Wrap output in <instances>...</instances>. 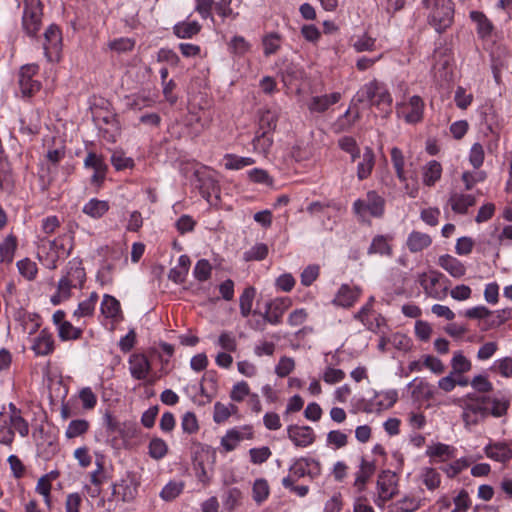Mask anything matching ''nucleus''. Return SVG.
Returning <instances> with one entry per match:
<instances>
[{"label":"nucleus","mask_w":512,"mask_h":512,"mask_svg":"<svg viewBox=\"0 0 512 512\" xmlns=\"http://www.w3.org/2000/svg\"><path fill=\"white\" fill-rule=\"evenodd\" d=\"M453 402L462 409L461 418L464 427L468 430L478 425L489 415V409L485 406L489 402L487 396L472 392L454 399Z\"/></svg>","instance_id":"obj_1"},{"label":"nucleus","mask_w":512,"mask_h":512,"mask_svg":"<svg viewBox=\"0 0 512 512\" xmlns=\"http://www.w3.org/2000/svg\"><path fill=\"white\" fill-rule=\"evenodd\" d=\"M185 177L190 180L195 188L199 189L201 195L207 200L212 193L217 192L218 184L214 172L208 167L196 162H188L182 167Z\"/></svg>","instance_id":"obj_2"},{"label":"nucleus","mask_w":512,"mask_h":512,"mask_svg":"<svg viewBox=\"0 0 512 512\" xmlns=\"http://www.w3.org/2000/svg\"><path fill=\"white\" fill-rule=\"evenodd\" d=\"M429 10L428 22L438 32L448 29L454 21V3L451 0H422Z\"/></svg>","instance_id":"obj_3"},{"label":"nucleus","mask_w":512,"mask_h":512,"mask_svg":"<svg viewBox=\"0 0 512 512\" xmlns=\"http://www.w3.org/2000/svg\"><path fill=\"white\" fill-rule=\"evenodd\" d=\"M357 96L360 102L369 101L371 106H375L386 114L391 113L393 99L383 82L373 79L361 87Z\"/></svg>","instance_id":"obj_4"},{"label":"nucleus","mask_w":512,"mask_h":512,"mask_svg":"<svg viewBox=\"0 0 512 512\" xmlns=\"http://www.w3.org/2000/svg\"><path fill=\"white\" fill-rule=\"evenodd\" d=\"M137 486L136 480L128 475L119 483L113 484L112 496L107 499L101 498L98 502V507L105 511H112L116 507L115 498L121 499L123 502L132 501L137 495Z\"/></svg>","instance_id":"obj_5"},{"label":"nucleus","mask_w":512,"mask_h":512,"mask_svg":"<svg viewBox=\"0 0 512 512\" xmlns=\"http://www.w3.org/2000/svg\"><path fill=\"white\" fill-rule=\"evenodd\" d=\"M444 275L436 270L420 273L417 281L423 288L426 296L436 300H444L448 294V287L441 286Z\"/></svg>","instance_id":"obj_6"},{"label":"nucleus","mask_w":512,"mask_h":512,"mask_svg":"<svg viewBox=\"0 0 512 512\" xmlns=\"http://www.w3.org/2000/svg\"><path fill=\"white\" fill-rule=\"evenodd\" d=\"M384 199L375 191H369L364 199H358L353 204L354 212L365 218L367 215L381 217L384 213Z\"/></svg>","instance_id":"obj_7"},{"label":"nucleus","mask_w":512,"mask_h":512,"mask_svg":"<svg viewBox=\"0 0 512 512\" xmlns=\"http://www.w3.org/2000/svg\"><path fill=\"white\" fill-rule=\"evenodd\" d=\"M424 101L420 96L414 95L407 102L396 104V113L408 124H416L423 119Z\"/></svg>","instance_id":"obj_8"},{"label":"nucleus","mask_w":512,"mask_h":512,"mask_svg":"<svg viewBox=\"0 0 512 512\" xmlns=\"http://www.w3.org/2000/svg\"><path fill=\"white\" fill-rule=\"evenodd\" d=\"M23 3V28L28 35L34 36L41 27L43 15L41 2L40 0H23Z\"/></svg>","instance_id":"obj_9"},{"label":"nucleus","mask_w":512,"mask_h":512,"mask_svg":"<svg viewBox=\"0 0 512 512\" xmlns=\"http://www.w3.org/2000/svg\"><path fill=\"white\" fill-rule=\"evenodd\" d=\"M43 49L47 59L51 62L59 61L62 49V36L56 25H50L44 33Z\"/></svg>","instance_id":"obj_10"},{"label":"nucleus","mask_w":512,"mask_h":512,"mask_svg":"<svg viewBox=\"0 0 512 512\" xmlns=\"http://www.w3.org/2000/svg\"><path fill=\"white\" fill-rule=\"evenodd\" d=\"M378 500L383 503L393 498L398 491V478L392 471H382L377 480Z\"/></svg>","instance_id":"obj_11"},{"label":"nucleus","mask_w":512,"mask_h":512,"mask_svg":"<svg viewBox=\"0 0 512 512\" xmlns=\"http://www.w3.org/2000/svg\"><path fill=\"white\" fill-rule=\"evenodd\" d=\"M291 305L292 300L289 297H279L268 302L264 312L268 323L272 325L280 324L284 313Z\"/></svg>","instance_id":"obj_12"},{"label":"nucleus","mask_w":512,"mask_h":512,"mask_svg":"<svg viewBox=\"0 0 512 512\" xmlns=\"http://www.w3.org/2000/svg\"><path fill=\"white\" fill-rule=\"evenodd\" d=\"M38 72V66L27 64L21 67L19 73V85L24 96H31L40 90V83L33 80V76Z\"/></svg>","instance_id":"obj_13"},{"label":"nucleus","mask_w":512,"mask_h":512,"mask_svg":"<svg viewBox=\"0 0 512 512\" xmlns=\"http://www.w3.org/2000/svg\"><path fill=\"white\" fill-rule=\"evenodd\" d=\"M485 455L497 462L506 463L512 459V441L490 442L484 448Z\"/></svg>","instance_id":"obj_14"},{"label":"nucleus","mask_w":512,"mask_h":512,"mask_svg":"<svg viewBox=\"0 0 512 512\" xmlns=\"http://www.w3.org/2000/svg\"><path fill=\"white\" fill-rule=\"evenodd\" d=\"M288 438L298 447H307L315 440L314 431L309 426L291 425L287 428Z\"/></svg>","instance_id":"obj_15"},{"label":"nucleus","mask_w":512,"mask_h":512,"mask_svg":"<svg viewBox=\"0 0 512 512\" xmlns=\"http://www.w3.org/2000/svg\"><path fill=\"white\" fill-rule=\"evenodd\" d=\"M354 317L372 332H379L385 324V319L381 315L370 313V305H364Z\"/></svg>","instance_id":"obj_16"},{"label":"nucleus","mask_w":512,"mask_h":512,"mask_svg":"<svg viewBox=\"0 0 512 512\" xmlns=\"http://www.w3.org/2000/svg\"><path fill=\"white\" fill-rule=\"evenodd\" d=\"M361 292L359 287H351L348 284H343L335 295L333 303L337 306L349 308L358 300Z\"/></svg>","instance_id":"obj_17"},{"label":"nucleus","mask_w":512,"mask_h":512,"mask_svg":"<svg viewBox=\"0 0 512 512\" xmlns=\"http://www.w3.org/2000/svg\"><path fill=\"white\" fill-rule=\"evenodd\" d=\"M38 258L47 268L55 269L59 258L58 247L55 241L42 240L38 251Z\"/></svg>","instance_id":"obj_18"},{"label":"nucleus","mask_w":512,"mask_h":512,"mask_svg":"<svg viewBox=\"0 0 512 512\" xmlns=\"http://www.w3.org/2000/svg\"><path fill=\"white\" fill-rule=\"evenodd\" d=\"M63 278L72 282L75 287L81 288L86 280V272L79 258H73L69 261L66 274Z\"/></svg>","instance_id":"obj_19"},{"label":"nucleus","mask_w":512,"mask_h":512,"mask_svg":"<svg viewBox=\"0 0 512 512\" xmlns=\"http://www.w3.org/2000/svg\"><path fill=\"white\" fill-rule=\"evenodd\" d=\"M341 99L339 92H333L331 94L313 96L309 103L308 109L311 112L323 113L329 109L330 106L336 104Z\"/></svg>","instance_id":"obj_20"},{"label":"nucleus","mask_w":512,"mask_h":512,"mask_svg":"<svg viewBox=\"0 0 512 512\" xmlns=\"http://www.w3.org/2000/svg\"><path fill=\"white\" fill-rule=\"evenodd\" d=\"M408 387L412 397L417 401L429 400L434 396L433 386L422 378L413 379Z\"/></svg>","instance_id":"obj_21"},{"label":"nucleus","mask_w":512,"mask_h":512,"mask_svg":"<svg viewBox=\"0 0 512 512\" xmlns=\"http://www.w3.org/2000/svg\"><path fill=\"white\" fill-rule=\"evenodd\" d=\"M375 165V154L370 147H365L361 155V160L357 165V178L362 181L367 179Z\"/></svg>","instance_id":"obj_22"},{"label":"nucleus","mask_w":512,"mask_h":512,"mask_svg":"<svg viewBox=\"0 0 512 512\" xmlns=\"http://www.w3.org/2000/svg\"><path fill=\"white\" fill-rule=\"evenodd\" d=\"M331 208L330 203H322L319 201L312 202L307 207V212L312 216L318 219H322V216H327V221L322 222V226L326 230H332L335 220H332L328 210Z\"/></svg>","instance_id":"obj_23"},{"label":"nucleus","mask_w":512,"mask_h":512,"mask_svg":"<svg viewBox=\"0 0 512 512\" xmlns=\"http://www.w3.org/2000/svg\"><path fill=\"white\" fill-rule=\"evenodd\" d=\"M432 244L429 234L420 231H412L406 240V246L412 253L421 252Z\"/></svg>","instance_id":"obj_24"},{"label":"nucleus","mask_w":512,"mask_h":512,"mask_svg":"<svg viewBox=\"0 0 512 512\" xmlns=\"http://www.w3.org/2000/svg\"><path fill=\"white\" fill-rule=\"evenodd\" d=\"M439 265L454 278H461L466 273L465 265L457 258L451 255H442L439 257Z\"/></svg>","instance_id":"obj_25"},{"label":"nucleus","mask_w":512,"mask_h":512,"mask_svg":"<svg viewBox=\"0 0 512 512\" xmlns=\"http://www.w3.org/2000/svg\"><path fill=\"white\" fill-rule=\"evenodd\" d=\"M476 199L471 194L452 193L449 198L451 209L458 214H466L469 207L474 206Z\"/></svg>","instance_id":"obj_26"},{"label":"nucleus","mask_w":512,"mask_h":512,"mask_svg":"<svg viewBox=\"0 0 512 512\" xmlns=\"http://www.w3.org/2000/svg\"><path fill=\"white\" fill-rule=\"evenodd\" d=\"M210 122V113L203 109L190 111L186 117V125L191 126L195 133H200L203 129L207 128Z\"/></svg>","instance_id":"obj_27"},{"label":"nucleus","mask_w":512,"mask_h":512,"mask_svg":"<svg viewBox=\"0 0 512 512\" xmlns=\"http://www.w3.org/2000/svg\"><path fill=\"white\" fill-rule=\"evenodd\" d=\"M442 166L436 160H431L422 168V182L427 187H433L441 178Z\"/></svg>","instance_id":"obj_28"},{"label":"nucleus","mask_w":512,"mask_h":512,"mask_svg":"<svg viewBox=\"0 0 512 512\" xmlns=\"http://www.w3.org/2000/svg\"><path fill=\"white\" fill-rule=\"evenodd\" d=\"M32 350L37 355H48L54 350V340L52 335L46 330H42L39 335L34 339Z\"/></svg>","instance_id":"obj_29"},{"label":"nucleus","mask_w":512,"mask_h":512,"mask_svg":"<svg viewBox=\"0 0 512 512\" xmlns=\"http://www.w3.org/2000/svg\"><path fill=\"white\" fill-rule=\"evenodd\" d=\"M253 151L267 156L273 146V133L258 131L252 140Z\"/></svg>","instance_id":"obj_30"},{"label":"nucleus","mask_w":512,"mask_h":512,"mask_svg":"<svg viewBox=\"0 0 512 512\" xmlns=\"http://www.w3.org/2000/svg\"><path fill=\"white\" fill-rule=\"evenodd\" d=\"M109 208L108 201L92 198L83 206L82 211L93 219H99L109 211Z\"/></svg>","instance_id":"obj_31"},{"label":"nucleus","mask_w":512,"mask_h":512,"mask_svg":"<svg viewBox=\"0 0 512 512\" xmlns=\"http://www.w3.org/2000/svg\"><path fill=\"white\" fill-rule=\"evenodd\" d=\"M470 18L476 23L477 34L481 39H486L491 36L494 27L485 14L479 11H471Z\"/></svg>","instance_id":"obj_32"},{"label":"nucleus","mask_w":512,"mask_h":512,"mask_svg":"<svg viewBox=\"0 0 512 512\" xmlns=\"http://www.w3.org/2000/svg\"><path fill=\"white\" fill-rule=\"evenodd\" d=\"M150 365L144 355H132L129 360V370L136 379H144L149 371Z\"/></svg>","instance_id":"obj_33"},{"label":"nucleus","mask_w":512,"mask_h":512,"mask_svg":"<svg viewBox=\"0 0 512 512\" xmlns=\"http://www.w3.org/2000/svg\"><path fill=\"white\" fill-rule=\"evenodd\" d=\"M374 471V463L362 459L359 471L356 473V479L354 482V486L358 489L359 492H362L364 490L367 481L373 475Z\"/></svg>","instance_id":"obj_34"},{"label":"nucleus","mask_w":512,"mask_h":512,"mask_svg":"<svg viewBox=\"0 0 512 512\" xmlns=\"http://www.w3.org/2000/svg\"><path fill=\"white\" fill-rule=\"evenodd\" d=\"M279 120V113L277 110L266 109L260 113L258 131L270 132L276 129Z\"/></svg>","instance_id":"obj_35"},{"label":"nucleus","mask_w":512,"mask_h":512,"mask_svg":"<svg viewBox=\"0 0 512 512\" xmlns=\"http://www.w3.org/2000/svg\"><path fill=\"white\" fill-rule=\"evenodd\" d=\"M17 248V239L14 235H8L0 244V262L11 263Z\"/></svg>","instance_id":"obj_36"},{"label":"nucleus","mask_w":512,"mask_h":512,"mask_svg":"<svg viewBox=\"0 0 512 512\" xmlns=\"http://www.w3.org/2000/svg\"><path fill=\"white\" fill-rule=\"evenodd\" d=\"M420 478L426 488L430 491L437 489L441 483L440 473L432 467L422 468Z\"/></svg>","instance_id":"obj_37"},{"label":"nucleus","mask_w":512,"mask_h":512,"mask_svg":"<svg viewBox=\"0 0 512 512\" xmlns=\"http://www.w3.org/2000/svg\"><path fill=\"white\" fill-rule=\"evenodd\" d=\"M256 295L254 287L244 289L239 298L240 313L242 317L247 318L252 313L253 301Z\"/></svg>","instance_id":"obj_38"},{"label":"nucleus","mask_w":512,"mask_h":512,"mask_svg":"<svg viewBox=\"0 0 512 512\" xmlns=\"http://www.w3.org/2000/svg\"><path fill=\"white\" fill-rule=\"evenodd\" d=\"M254 163L255 160L251 157H242L235 154H226L224 156V166L227 170H240Z\"/></svg>","instance_id":"obj_39"},{"label":"nucleus","mask_w":512,"mask_h":512,"mask_svg":"<svg viewBox=\"0 0 512 512\" xmlns=\"http://www.w3.org/2000/svg\"><path fill=\"white\" fill-rule=\"evenodd\" d=\"M241 500V490L237 487L229 488L224 492L222 497L223 507L227 511H233L241 504Z\"/></svg>","instance_id":"obj_40"},{"label":"nucleus","mask_w":512,"mask_h":512,"mask_svg":"<svg viewBox=\"0 0 512 512\" xmlns=\"http://www.w3.org/2000/svg\"><path fill=\"white\" fill-rule=\"evenodd\" d=\"M270 495V487L266 479L258 478L252 486V498L257 504H262Z\"/></svg>","instance_id":"obj_41"},{"label":"nucleus","mask_w":512,"mask_h":512,"mask_svg":"<svg viewBox=\"0 0 512 512\" xmlns=\"http://www.w3.org/2000/svg\"><path fill=\"white\" fill-rule=\"evenodd\" d=\"M201 29L197 21L181 22L174 26V33L179 38H191L198 34Z\"/></svg>","instance_id":"obj_42"},{"label":"nucleus","mask_w":512,"mask_h":512,"mask_svg":"<svg viewBox=\"0 0 512 512\" xmlns=\"http://www.w3.org/2000/svg\"><path fill=\"white\" fill-rule=\"evenodd\" d=\"M72 288H76L75 285H73L72 282H70L69 280L62 277L58 283L56 293L51 297V302L54 305H58L61 302L69 299V297L71 296Z\"/></svg>","instance_id":"obj_43"},{"label":"nucleus","mask_w":512,"mask_h":512,"mask_svg":"<svg viewBox=\"0 0 512 512\" xmlns=\"http://www.w3.org/2000/svg\"><path fill=\"white\" fill-rule=\"evenodd\" d=\"M98 301V294L96 292H92L88 299L79 303L77 309L74 311V316L76 317H89L94 313V309L96 303Z\"/></svg>","instance_id":"obj_44"},{"label":"nucleus","mask_w":512,"mask_h":512,"mask_svg":"<svg viewBox=\"0 0 512 512\" xmlns=\"http://www.w3.org/2000/svg\"><path fill=\"white\" fill-rule=\"evenodd\" d=\"M391 161H392V164H393V167L395 169L398 179L401 182H405L407 180L405 170H404L405 160H404L403 153L399 148L393 147L391 149Z\"/></svg>","instance_id":"obj_45"},{"label":"nucleus","mask_w":512,"mask_h":512,"mask_svg":"<svg viewBox=\"0 0 512 512\" xmlns=\"http://www.w3.org/2000/svg\"><path fill=\"white\" fill-rule=\"evenodd\" d=\"M101 312L107 318H116L120 312V303L113 296L105 295L101 303Z\"/></svg>","instance_id":"obj_46"},{"label":"nucleus","mask_w":512,"mask_h":512,"mask_svg":"<svg viewBox=\"0 0 512 512\" xmlns=\"http://www.w3.org/2000/svg\"><path fill=\"white\" fill-rule=\"evenodd\" d=\"M454 448L443 444L437 443L432 446H429L426 450V454L430 457H437L441 461H445L453 457Z\"/></svg>","instance_id":"obj_47"},{"label":"nucleus","mask_w":512,"mask_h":512,"mask_svg":"<svg viewBox=\"0 0 512 512\" xmlns=\"http://www.w3.org/2000/svg\"><path fill=\"white\" fill-rule=\"evenodd\" d=\"M251 49V44L243 36H234L228 43V50L236 56H244Z\"/></svg>","instance_id":"obj_48"},{"label":"nucleus","mask_w":512,"mask_h":512,"mask_svg":"<svg viewBox=\"0 0 512 512\" xmlns=\"http://www.w3.org/2000/svg\"><path fill=\"white\" fill-rule=\"evenodd\" d=\"M243 438V434L240 431L235 429L229 430L221 438V446L224 448L226 452L233 451L243 440Z\"/></svg>","instance_id":"obj_49"},{"label":"nucleus","mask_w":512,"mask_h":512,"mask_svg":"<svg viewBox=\"0 0 512 512\" xmlns=\"http://www.w3.org/2000/svg\"><path fill=\"white\" fill-rule=\"evenodd\" d=\"M451 367L453 374H464L471 370L472 364L470 360H468L462 352L458 351L455 352L452 360H451Z\"/></svg>","instance_id":"obj_50"},{"label":"nucleus","mask_w":512,"mask_h":512,"mask_svg":"<svg viewBox=\"0 0 512 512\" xmlns=\"http://www.w3.org/2000/svg\"><path fill=\"white\" fill-rule=\"evenodd\" d=\"M10 409L12 414L10 416V425L9 428L15 432H18L21 436H25L28 434V425L24 421V419L19 415L16 411V407L13 404H10Z\"/></svg>","instance_id":"obj_51"},{"label":"nucleus","mask_w":512,"mask_h":512,"mask_svg":"<svg viewBox=\"0 0 512 512\" xmlns=\"http://www.w3.org/2000/svg\"><path fill=\"white\" fill-rule=\"evenodd\" d=\"M237 410V407L233 404L225 405L220 402H216L214 405L213 419L216 423L225 422L233 412Z\"/></svg>","instance_id":"obj_52"},{"label":"nucleus","mask_w":512,"mask_h":512,"mask_svg":"<svg viewBox=\"0 0 512 512\" xmlns=\"http://www.w3.org/2000/svg\"><path fill=\"white\" fill-rule=\"evenodd\" d=\"M59 337L63 341L77 340L82 336V329L75 327L67 321L62 323L58 329Z\"/></svg>","instance_id":"obj_53"},{"label":"nucleus","mask_w":512,"mask_h":512,"mask_svg":"<svg viewBox=\"0 0 512 512\" xmlns=\"http://www.w3.org/2000/svg\"><path fill=\"white\" fill-rule=\"evenodd\" d=\"M391 251L388 238L382 235L376 236L368 249L370 254L378 253L381 255H391Z\"/></svg>","instance_id":"obj_54"},{"label":"nucleus","mask_w":512,"mask_h":512,"mask_svg":"<svg viewBox=\"0 0 512 512\" xmlns=\"http://www.w3.org/2000/svg\"><path fill=\"white\" fill-rule=\"evenodd\" d=\"M184 489L183 481H170L162 488V499L166 501L174 500Z\"/></svg>","instance_id":"obj_55"},{"label":"nucleus","mask_w":512,"mask_h":512,"mask_svg":"<svg viewBox=\"0 0 512 512\" xmlns=\"http://www.w3.org/2000/svg\"><path fill=\"white\" fill-rule=\"evenodd\" d=\"M265 56L275 54L281 46V38L277 33H270L262 40Z\"/></svg>","instance_id":"obj_56"},{"label":"nucleus","mask_w":512,"mask_h":512,"mask_svg":"<svg viewBox=\"0 0 512 512\" xmlns=\"http://www.w3.org/2000/svg\"><path fill=\"white\" fill-rule=\"evenodd\" d=\"M51 479H50V475H44L42 476L39 480H38V483H37V486H36V491L42 495L44 497V501H45V504L46 506L50 509L51 506H52V502H51V496H50V492H51Z\"/></svg>","instance_id":"obj_57"},{"label":"nucleus","mask_w":512,"mask_h":512,"mask_svg":"<svg viewBox=\"0 0 512 512\" xmlns=\"http://www.w3.org/2000/svg\"><path fill=\"white\" fill-rule=\"evenodd\" d=\"M17 268L19 273L27 280H33L38 272L36 263L31 261L29 258L18 261Z\"/></svg>","instance_id":"obj_58"},{"label":"nucleus","mask_w":512,"mask_h":512,"mask_svg":"<svg viewBox=\"0 0 512 512\" xmlns=\"http://www.w3.org/2000/svg\"><path fill=\"white\" fill-rule=\"evenodd\" d=\"M419 508V501L414 497H404L392 505V512H414Z\"/></svg>","instance_id":"obj_59"},{"label":"nucleus","mask_w":512,"mask_h":512,"mask_svg":"<svg viewBox=\"0 0 512 512\" xmlns=\"http://www.w3.org/2000/svg\"><path fill=\"white\" fill-rule=\"evenodd\" d=\"M89 428V423L86 420H73L67 427L66 437L69 439L83 435Z\"/></svg>","instance_id":"obj_60"},{"label":"nucleus","mask_w":512,"mask_h":512,"mask_svg":"<svg viewBox=\"0 0 512 512\" xmlns=\"http://www.w3.org/2000/svg\"><path fill=\"white\" fill-rule=\"evenodd\" d=\"M111 163L118 171L132 168L134 166L133 159L127 157L123 151H114L111 156Z\"/></svg>","instance_id":"obj_61"},{"label":"nucleus","mask_w":512,"mask_h":512,"mask_svg":"<svg viewBox=\"0 0 512 512\" xmlns=\"http://www.w3.org/2000/svg\"><path fill=\"white\" fill-rule=\"evenodd\" d=\"M492 404L491 409L489 410V414H491L495 418L503 417L507 414L508 408L510 406V401L508 399H499L493 398L489 399Z\"/></svg>","instance_id":"obj_62"},{"label":"nucleus","mask_w":512,"mask_h":512,"mask_svg":"<svg viewBox=\"0 0 512 512\" xmlns=\"http://www.w3.org/2000/svg\"><path fill=\"white\" fill-rule=\"evenodd\" d=\"M250 394V387L248 383L240 381L233 385L230 392V398L235 402H242Z\"/></svg>","instance_id":"obj_63"},{"label":"nucleus","mask_w":512,"mask_h":512,"mask_svg":"<svg viewBox=\"0 0 512 512\" xmlns=\"http://www.w3.org/2000/svg\"><path fill=\"white\" fill-rule=\"evenodd\" d=\"M492 368L497 370L498 373L505 378L512 377V357H504L496 360Z\"/></svg>","instance_id":"obj_64"}]
</instances>
